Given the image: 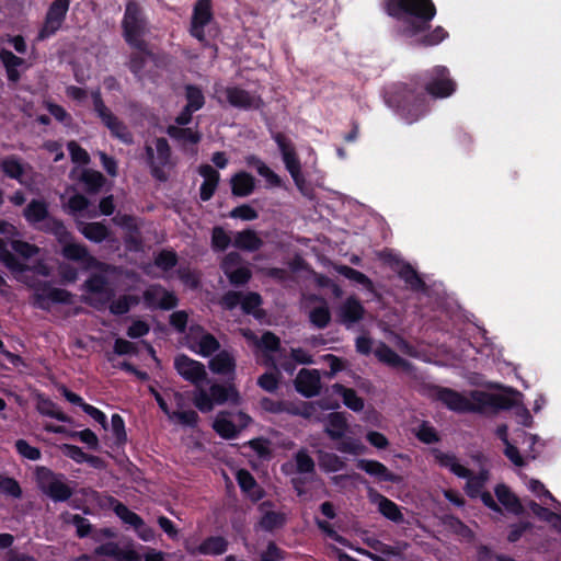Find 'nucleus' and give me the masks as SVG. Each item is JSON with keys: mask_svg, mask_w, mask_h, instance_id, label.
I'll list each match as a JSON object with an SVG mask.
<instances>
[{"mask_svg": "<svg viewBox=\"0 0 561 561\" xmlns=\"http://www.w3.org/2000/svg\"><path fill=\"white\" fill-rule=\"evenodd\" d=\"M424 91L399 83L387 95V103L409 124L419 121L428 111L426 94L434 99H445L456 91V82L445 66H434L419 76Z\"/></svg>", "mask_w": 561, "mask_h": 561, "instance_id": "1", "label": "nucleus"}, {"mask_svg": "<svg viewBox=\"0 0 561 561\" xmlns=\"http://www.w3.org/2000/svg\"><path fill=\"white\" fill-rule=\"evenodd\" d=\"M381 7L388 16L401 22L398 34L416 46L433 47L449 36L440 25L431 28L437 13L433 0H382Z\"/></svg>", "mask_w": 561, "mask_h": 561, "instance_id": "2", "label": "nucleus"}, {"mask_svg": "<svg viewBox=\"0 0 561 561\" xmlns=\"http://www.w3.org/2000/svg\"><path fill=\"white\" fill-rule=\"evenodd\" d=\"M123 37L134 49L146 48V41L142 38L147 30V19L142 7L135 0H128L122 20Z\"/></svg>", "mask_w": 561, "mask_h": 561, "instance_id": "3", "label": "nucleus"}, {"mask_svg": "<svg viewBox=\"0 0 561 561\" xmlns=\"http://www.w3.org/2000/svg\"><path fill=\"white\" fill-rule=\"evenodd\" d=\"M38 489L54 502H67L73 495V489L66 481L64 473L41 466L35 470Z\"/></svg>", "mask_w": 561, "mask_h": 561, "instance_id": "4", "label": "nucleus"}, {"mask_svg": "<svg viewBox=\"0 0 561 561\" xmlns=\"http://www.w3.org/2000/svg\"><path fill=\"white\" fill-rule=\"evenodd\" d=\"M272 138L277 145L284 165L290 174L295 185L299 191H302L306 185V179L302 174L301 162L294 142L280 131L272 134Z\"/></svg>", "mask_w": 561, "mask_h": 561, "instance_id": "5", "label": "nucleus"}, {"mask_svg": "<svg viewBox=\"0 0 561 561\" xmlns=\"http://www.w3.org/2000/svg\"><path fill=\"white\" fill-rule=\"evenodd\" d=\"M73 295L67 289L53 287L48 280H38L34 285L33 305L48 311L51 304L71 305Z\"/></svg>", "mask_w": 561, "mask_h": 561, "instance_id": "6", "label": "nucleus"}, {"mask_svg": "<svg viewBox=\"0 0 561 561\" xmlns=\"http://www.w3.org/2000/svg\"><path fill=\"white\" fill-rule=\"evenodd\" d=\"M70 0H54L45 14L42 27L37 33V41H45L54 36L66 21Z\"/></svg>", "mask_w": 561, "mask_h": 561, "instance_id": "7", "label": "nucleus"}, {"mask_svg": "<svg viewBox=\"0 0 561 561\" xmlns=\"http://www.w3.org/2000/svg\"><path fill=\"white\" fill-rule=\"evenodd\" d=\"M156 151L157 157L154 156L153 148L149 145H146V161L150 169L152 178L160 182H165L168 180V176L163 168L170 163L171 159V148L165 138L159 137L156 139Z\"/></svg>", "mask_w": 561, "mask_h": 561, "instance_id": "8", "label": "nucleus"}, {"mask_svg": "<svg viewBox=\"0 0 561 561\" xmlns=\"http://www.w3.org/2000/svg\"><path fill=\"white\" fill-rule=\"evenodd\" d=\"M59 244L61 245L60 253L66 260L78 262L82 264L85 270L108 271L110 265L93 256L87 245L73 242V239H68L66 242H60Z\"/></svg>", "mask_w": 561, "mask_h": 561, "instance_id": "9", "label": "nucleus"}, {"mask_svg": "<svg viewBox=\"0 0 561 561\" xmlns=\"http://www.w3.org/2000/svg\"><path fill=\"white\" fill-rule=\"evenodd\" d=\"M243 259L237 251L227 253L220 262V268L234 287H241L249 283L252 277L250 267L242 265Z\"/></svg>", "mask_w": 561, "mask_h": 561, "instance_id": "10", "label": "nucleus"}, {"mask_svg": "<svg viewBox=\"0 0 561 561\" xmlns=\"http://www.w3.org/2000/svg\"><path fill=\"white\" fill-rule=\"evenodd\" d=\"M213 20L211 0H197L193 8L190 34L198 42H206L205 26Z\"/></svg>", "mask_w": 561, "mask_h": 561, "instance_id": "11", "label": "nucleus"}, {"mask_svg": "<svg viewBox=\"0 0 561 561\" xmlns=\"http://www.w3.org/2000/svg\"><path fill=\"white\" fill-rule=\"evenodd\" d=\"M145 305L152 310H171L178 307L179 299L172 291L167 290L160 284L149 286L142 294Z\"/></svg>", "mask_w": 561, "mask_h": 561, "instance_id": "12", "label": "nucleus"}, {"mask_svg": "<svg viewBox=\"0 0 561 561\" xmlns=\"http://www.w3.org/2000/svg\"><path fill=\"white\" fill-rule=\"evenodd\" d=\"M174 368L183 379L196 386L207 378L204 364L191 358L186 354H180L174 358Z\"/></svg>", "mask_w": 561, "mask_h": 561, "instance_id": "13", "label": "nucleus"}, {"mask_svg": "<svg viewBox=\"0 0 561 561\" xmlns=\"http://www.w3.org/2000/svg\"><path fill=\"white\" fill-rule=\"evenodd\" d=\"M295 388L305 398L318 396L321 390L319 371L317 369H300L295 379Z\"/></svg>", "mask_w": 561, "mask_h": 561, "instance_id": "14", "label": "nucleus"}, {"mask_svg": "<svg viewBox=\"0 0 561 561\" xmlns=\"http://www.w3.org/2000/svg\"><path fill=\"white\" fill-rule=\"evenodd\" d=\"M228 103L240 110H252L259 108L261 104V98L251 94L249 91L239 87H228L225 90Z\"/></svg>", "mask_w": 561, "mask_h": 561, "instance_id": "15", "label": "nucleus"}, {"mask_svg": "<svg viewBox=\"0 0 561 561\" xmlns=\"http://www.w3.org/2000/svg\"><path fill=\"white\" fill-rule=\"evenodd\" d=\"M356 467L382 482L399 483L401 478L391 472L382 462L373 459H357Z\"/></svg>", "mask_w": 561, "mask_h": 561, "instance_id": "16", "label": "nucleus"}, {"mask_svg": "<svg viewBox=\"0 0 561 561\" xmlns=\"http://www.w3.org/2000/svg\"><path fill=\"white\" fill-rule=\"evenodd\" d=\"M364 316L365 308L354 296L347 297L337 311L339 321L347 328L359 322Z\"/></svg>", "mask_w": 561, "mask_h": 561, "instance_id": "17", "label": "nucleus"}, {"mask_svg": "<svg viewBox=\"0 0 561 561\" xmlns=\"http://www.w3.org/2000/svg\"><path fill=\"white\" fill-rule=\"evenodd\" d=\"M83 287L90 294H106L105 299L89 301V304L96 308L98 310L103 309L105 304L113 297V291L107 288V279L102 274H91L89 278L84 282Z\"/></svg>", "mask_w": 561, "mask_h": 561, "instance_id": "18", "label": "nucleus"}, {"mask_svg": "<svg viewBox=\"0 0 561 561\" xmlns=\"http://www.w3.org/2000/svg\"><path fill=\"white\" fill-rule=\"evenodd\" d=\"M435 398L450 411L467 413V397L451 388L437 387Z\"/></svg>", "mask_w": 561, "mask_h": 561, "instance_id": "19", "label": "nucleus"}, {"mask_svg": "<svg viewBox=\"0 0 561 561\" xmlns=\"http://www.w3.org/2000/svg\"><path fill=\"white\" fill-rule=\"evenodd\" d=\"M198 173L204 178L199 187V198L203 202H208L214 196L220 181V174L210 164H201Z\"/></svg>", "mask_w": 561, "mask_h": 561, "instance_id": "20", "label": "nucleus"}, {"mask_svg": "<svg viewBox=\"0 0 561 561\" xmlns=\"http://www.w3.org/2000/svg\"><path fill=\"white\" fill-rule=\"evenodd\" d=\"M374 354L380 363L388 365L389 367L401 368L403 370H409L411 367V363L409 360L401 357L385 342H379Z\"/></svg>", "mask_w": 561, "mask_h": 561, "instance_id": "21", "label": "nucleus"}, {"mask_svg": "<svg viewBox=\"0 0 561 561\" xmlns=\"http://www.w3.org/2000/svg\"><path fill=\"white\" fill-rule=\"evenodd\" d=\"M274 504L271 501H264L260 505V510L262 511V516L260 518V527L265 531H274L275 529H279L285 526L287 517L286 514L282 512L275 511H265L266 507H273Z\"/></svg>", "mask_w": 561, "mask_h": 561, "instance_id": "22", "label": "nucleus"}, {"mask_svg": "<svg viewBox=\"0 0 561 561\" xmlns=\"http://www.w3.org/2000/svg\"><path fill=\"white\" fill-rule=\"evenodd\" d=\"M106 501L108 506L124 524L131 526L134 529L144 525V519L116 497L108 495L106 496Z\"/></svg>", "mask_w": 561, "mask_h": 561, "instance_id": "23", "label": "nucleus"}, {"mask_svg": "<svg viewBox=\"0 0 561 561\" xmlns=\"http://www.w3.org/2000/svg\"><path fill=\"white\" fill-rule=\"evenodd\" d=\"M494 493L500 504H502L507 512L515 515H522L524 513L520 500L506 484H497L494 488Z\"/></svg>", "mask_w": 561, "mask_h": 561, "instance_id": "24", "label": "nucleus"}, {"mask_svg": "<svg viewBox=\"0 0 561 561\" xmlns=\"http://www.w3.org/2000/svg\"><path fill=\"white\" fill-rule=\"evenodd\" d=\"M209 392L216 404H225L226 402H230L233 405H239L241 403V396L236 386L232 383L228 386L214 383L210 386Z\"/></svg>", "mask_w": 561, "mask_h": 561, "instance_id": "25", "label": "nucleus"}, {"mask_svg": "<svg viewBox=\"0 0 561 561\" xmlns=\"http://www.w3.org/2000/svg\"><path fill=\"white\" fill-rule=\"evenodd\" d=\"M435 461L443 468H448L457 477H468L470 469L460 465L455 454L443 453L438 448L432 449Z\"/></svg>", "mask_w": 561, "mask_h": 561, "instance_id": "26", "label": "nucleus"}, {"mask_svg": "<svg viewBox=\"0 0 561 561\" xmlns=\"http://www.w3.org/2000/svg\"><path fill=\"white\" fill-rule=\"evenodd\" d=\"M232 244L239 250L255 252L263 247V240L253 229H244L236 233Z\"/></svg>", "mask_w": 561, "mask_h": 561, "instance_id": "27", "label": "nucleus"}, {"mask_svg": "<svg viewBox=\"0 0 561 561\" xmlns=\"http://www.w3.org/2000/svg\"><path fill=\"white\" fill-rule=\"evenodd\" d=\"M237 482L243 493L253 501H259L263 496V490L259 486L253 474L247 469H240L236 474Z\"/></svg>", "mask_w": 561, "mask_h": 561, "instance_id": "28", "label": "nucleus"}, {"mask_svg": "<svg viewBox=\"0 0 561 561\" xmlns=\"http://www.w3.org/2000/svg\"><path fill=\"white\" fill-rule=\"evenodd\" d=\"M230 183L232 194L238 197L249 196L255 188V179L245 171L236 173Z\"/></svg>", "mask_w": 561, "mask_h": 561, "instance_id": "29", "label": "nucleus"}, {"mask_svg": "<svg viewBox=\"0 0 561 561\" xmlns=\"http://www.w3.org/2000/svg\"><path fill=\"white\" fill-rule=\"evenodd\" d=\"M78 229L84 238L95 243H101L111 236V230L107 226L99 221L80 222Z\"/></svg>", "mask_w": 561, "mask_h": 561, "instance_id": "30", "label": "nucleus"}, {"mask_svg": "<svg viewBox=\"0 0 561 561\" xmlns=\"http://www.w3.org/2000/svg\"><path fill=\"white\" fill-rule=\"evenodd\" d=\"M208 366L214 374L231 375L236 370V359L228 351L224 350L209 360Z\"/></svg>", "mask_w": 561, "mask_h": 561, "instance_id": "31", "label": "nucleus"}, {"mask_svg": "<svg viewBox=\"0 0 561 561\" xmlns=\"http://www.w3.org/2000/svg\"><path fill=\"white\" fill-rule=\"evenodd\" d=\"M347 421L343 413L332 412L327 417L325 434L333 440H339L344 437L347 431Z\"/></svg>", "mask_w": 561, "mask_h": 561, "instance_id": "32", "label": "nucleus"}, {"mask_svg": "<svg viewBox=\"0 0 561 561\" xmlns=\"http://www.w3.org/2000/svg\"><path fill=\"white\" fill-rule=\"evenodd\" d=\"M42 222L41 230L45 233L53 234L58 243L73 239V234L67 229L62 220L48 215Z\"/></svg>", "mask_w": 561, "mask_h": 561, "instance_id": "33", "label": "nucleus"}, {"mask_svg": "<svg viewBox=\"0 0 561 561\" xmlns=\"http://www.w3.org/2000/svg\"><path fill=\"white\" fill-rule=\"evenodd\" d=\"M229 413L220 412L213 423L214 431L224 439H234L240 433L238 425L227 417Z\"/></svg>", "mask_w": 561, "mask_h": 561, "instance_id": "34", "label": "nucleus"}, {"mask_svg": "<svg viewBox=\"0 0 561 561\" xmlns=\"http://www.w3.org/2000/svg\"><path fill=\"white\" fill-rule=\"evenodd\" d=\"M399 277L407 284L413 291H421L426 288V284L419 275L416 270L408 262H402L399 271Z\"/></svg>", "mask_w": 561, "mask_h": 561, "instance_id": "35", "label": "nucleus"}, {"mask_svg": "<svg viewBox=\"0 0 561 561\" xmlns=\"http://www.w3.org/2000/svg\"><path fill=\"white\" fill-rule=\"evenodd\" d=\"M152 57V53L146 43V48L144 50L136 49V51L131 53L129 56V60L127 67L129 71L134 75L135 78L141 80L144 78V69L147 65L148 58Z\"/></svg>", "mask_w": 561, "mask_h": 561, "instance_id": "36", "label": "nucleus"}, {"mask_svg": "<svg viewBox=\"0 0 561 561\" xmlns=\"http://www.w3.org/2000/svg\"><path fill=\"white\" fill-rule=\"evenodd\" d=\"M23 215L28 224H39L49 215L48 205L42 199H32L24 208Z\"/></svg>", "mask_w": 561, "mask_h": 561, "instance_id": "37", "label": "nucleus"}, {"mask_svg": "<svg viewBox=\"0 0 561 561\" xmlns=\"http://www.w3.org/2000/svg\"><path fill=\"white\" fill-rule=\"evenodd\" d=\"M37 411L42 415L55 419L62 423L72 422V419L62 411H60L58 405L53 400H50L49 398H45L43 396L38 397Z\"/></svg>", "mask_w": 561, "mask_h": 561, "instance_id": "38", "label": "nucleus"}, {"mask_svg": "<svg viewBox=\"0 0 561 561\" xmlns=\"http://www.w3.org/2000/svg\"><path fill=\"white\" fill-rule=\"evenodd\" d=\"M467 479V483L465 485V492L470 499H477L483 491V488L489 480V471L482 469L478 474H473L470 470V474L468 477H462Z\"/></svg>", "mask_w": 561, "mask_h": 561, "instance_id": "39", "label": "nucleus"}, {"mask_svg": "<svg viewBox=\"0 0 561 561\" xmlns=\"http://www.w3.org/2000/svg\"><path fill=\"white\" fill-rule=\"evenodd\" d=\"M228 541L222 536H209L198 546V552L203 556H219L227 551Z\"/></svg>", "mask_w": 561, "mask_h": 561, "instance_id": "40", "label": "nucleus"}, {"mask_svg": "<svg viewBox=\"0 0 561 561\" xmlns=\"http://www.w3.org/2000/svg\"><path fill=\"white\" fill-rule=\"evenodd\" d=\"M318 463L325 473L337 472L346 468V462L340 456L333 453L319 450Z\"/></svg>", "mask_w": 561, "mask_h": 561, "instance_id": "41", "label": "nucleus"}, {"mask_svg": "<svg viewBox=\"0 0 561 561\" xmlns=\"http://www.w3.org/2000/svg\"><path fill=\"white\" fill-rule=\"evenodd\" d=\"M0 169L5 176L22 183L24 167L21 162V159L18 156L11 154L4 157L0 161Z\"/></svg>", "mask_w": 561, "mask_h": 561, "instance_id": "42", "label": "nucleus"}, {"mask_svg": "<svg viewBox=\"0 0 561 561\" xmlns=\"http://www.w3.org/2000/svg\"><path fill=\"white\" fill-rule=\"evenodd\" d=\"M334 392L342 397L343 403L352 411L359 412L364 409V400L358 397L353 388H347L341 383L333 386Z\"/></svg>", "mask_w": 561, "mask_h": 561, "instance_id": "43", "label": "nucleus"}, {"mask_svg": "<svg viewBox=\"0 0 561 561\" xmlns=\"http://www.w3.org/2000/svg\"><path fill=\"white\" fill-rule=\"evenodd\" d=\"M261 408L273 414L288 413L291 415H298V408L295 407L291 402L284 400H274L271 398H262L260 401Z\"/></svg>", "mask_w": 561, "mask_h": 561, "instance_id": "44", "label": "nucleus"}, {"mask_svg": "<svg viewBox=\"0 0 561 561\" xmlns=\"http://www.w3.org/2000/svg\"><path fill=\"white\" fill-rule=\"evenodd\" d=\"M378 511L383 517L396 524H402L404 522L400 506L381 494H379Z\"/></svg>", "mask_w": 561, "mask_h": 561, "instance_id": "45", "label": "nucleus"}, {"mask_svg": "<svg viewBox=\"0 0 561 561\" xmlns=\"http://www.w3.org/2000/svg\"><path fill=\"white\" fill-rule=\"evenodd\" d=\"M0 263L3 264L12 273H24L28 271V266L22 263L11 251L8 250L5 241L1 238Z\"/></svg>", "mask_w": 561, "mask_h": 561, "instance_id": "46", "label": "nucleus"}, {"mask_svg": "<svg viewBox=\"0 0 561 561\" xmlns=\"http://www.w3.org/2000/svg\"><path fill=\"white\" fill-rule=\"evenodd\" d=\"M103 124L108 128L113 137L119 139L126 145L133 144L134 139L131 133L116 115L107 117V121H105Z\"/></svg>", "mask_w": 561, "mask_h": 561, "instance_id": "47", "label": "nucleus"}, {"mask_svg": "<svg viewBox=\"0 0 561 561\" xmlns=\"http://www.w3.org/2000/svg\"><path fill=\"white\" fill-rule=\"evenodd\" d=\"M470 398L471 400L467 398V413H483L488 408H492L491 393L473 390Z\"/></svg>", "mask_w": 561, "mask_h": 561, "instance_id": "48", "label": "nucleus"}, {"mask_svg": "<svg viewBox=\"0 0 561 561\" xmlns=\"http://www.w3.org/2000/svg\"><path fill=\"white\" fill-rule=\"evenodd\" d=\"M184 95L186 100V106L197 112L205 105V95L203 90L196 85L188 83L184 87Z\"/></svg>", "mask_w": 561, "mask_h": 561, "instance_id": "49", "label": "nucleus"}, {"mask_svg": "<svg viewBox=\"0 0 561 561\" xmlns=\"http://www.w3.org/2000/svg\"><path fill=\"white\" fill-rule=\"evenodd\" d=\"M61 518L65 523L76 526V533L79 538L88 537L92 530L91 523L79 514L64 512Z\"/></svg>", "mask_w": 561, "mask_h": 561, "instance_id": "50", "label": "nucleus"}, {"mask_svg": "<svg viewBox=\"0 0 561 561\" xmlns=\"http://www.w3.org/2000/svg\"><path fill=\"white\" fill-rule=\"evenodd\" d=\"M167 133L171 138L178 141H186L194 145L198 144L202 139V135L198 131H193L188 127H179L170 125L167 128Z\"/></svg>", "mask_w": 561, "mask_h": 561, "instance_id": "51", "label": "nucleus"}, {"mask_svg": "<svg viewBox=\"0 0 561 561\" xmlns=\"http://www.w3.org/2000/svg\"><path fill=\"white\" fill-rule=\"evenodd\" d=\"M81 181L87 186V192L90 194H95L100 192L102 186L105 183L104 175L95 170H84L81 174Z\"/></svg>", "mask_w": 561, "mask_h": 561, "instance_id": "52", "label": "nucleus"}, {"mask_svg": "<svg viewBox=\"0 0 561 561\" xmlns=\"http://www.w3.org/2000/svg\"><path fill=\"white\" fill-rule=\"evenodd\" d=\"M309 321L318 329H324L329 325L331 322V312L324 300L321 306L310 310Z\"/></svg>", "mask_w": 561, "mask_h": 561, "instance_id": "53", "label": "nucleus"}, {"mask_svg": "<svg viewBox=\"0 0 561 561\" xmlns=\"http://www.w3.org/2000/svg\"><path fill=\"white\" fill-rule=\"evenodd\" d=\"M295 462H296V470L298 473L306 474L310 473L313 474L316 471V463L312 457L308 454L307 449L301 448L299 449L295 456H294Z\"/></svg>", "mask_w": 561, "mask_h": 561, "instance_id": "54", "label": "nucleus"}, {"mask_svg": "<svg viewBox=\"0 0 561 561\" xmlns=\"http://www.w3.org/2000/svg\"><path fill=\"white\" fill-rule=\"evenodd\" d=\"M178 262V254L173 250L163 249L154 257V265L164 272L175 267Z\"/></svg>", "mask_w": 561, "mask_h": 561, "instance_id": "55", "label": "nucleus"}, {"mask_svg": "<svg viewBox=\"0 0 561 561\" xmlns=\"http://www.w3.org/2000/svg\"><path fill=\"white\" fill-rule=\"evenodd\" d=\"M231 243V238L227 233V231L220 227L216 226L211 231V248L215 252H224L228 249Z\"/></svg>", "mask_w": 561, "mask_h": 561, "instance_id": "56", "label": "nucleus"}, {"mask_svg": "<svg viewBox=\"0 0 561 561\" xmlns=\"http://www.w3.org/2000/svg\"><path fill=\"white\" fill-rule=\"evenodd\" d=\"M262 304L263 299L259 293L249 291L245 295L242 294L240 306L243 313L257 316L256 310Z\"/></svg>", "mask_w": 561, "mask_h": 561, "instance_id": "57", "label": "nucleus"}, {"mask_svg": "<svg viewBox=\"0 0 561 561\" xmlns=\"http://www.w3.org/2000/svg\"><path fill=\"white\" fill-rule=\"evenodd\" d=\"M111 428L117 446H123L127 442V433L125 428V421L118 413H114L111 417Z\"/></svg>", "mask_w": 561, "mask_h": 561, "instance_id": "58", "label": "nucleus"}, {"mask_svg": "<svg viewBox=\"0 0 561 561\" xmlns=\"http://www.w3.org/2000/svg\"><path fill=\"white\" fill-rule=\"evenodd\" d=\"M336 449L344 454L354 456L363 455L366 453V446L358 439L346 437L336 445Z\"/></svg>", "mask_w": 561, "mask_h": 561, "instance_id": "59", "label": "nucleus"}, {"mask_svg": "<svg viewBox=\"0 0 561 561\" xmlns=\"http://www.w3.org/2000/svg\"><path fill=\"white\" fill-rule=\"evenodd\" d=\"M220 348V343L218 340L210 333H205L201 336L198 341V351L197 353L204 357H208L211 354L216 353Z\"/></svg>", "mask_w": 561, "mask_h": 561, "instance_id": "60", "label": "nucleus"}, {"mask_svg": "<svg viewBox=\"0 0 561 561\" xmlns=\"http://www.w3.org/2000/svg\"><path fill=\"white\" fill-rule=\"evenodd\" d=\"M134 304H137V299L134 296L123 295L118 299L113 300L108 309L114 316H123L129 312Z\"/></svg>", "mask_w": 561, "mask_h": 561, "instance_id": "61", "label": "nucleus"}, {"mask_svg": "<svg viewBox=\"0 0 561 561\" xmlns=\"http://www.w3.org/2000/svg\"><path fill=\"white\" fill-rule=\"evenodd\" d=\"M112 221L114 222V225L121 227L123 230L127 232H136L138 233L139 232V225L137 222V218L133 215H128V214H116L113 218H112Z\"/></svg>", "mask_w": 561, "mask_h": 561, "instance_id": "62", "label": "nucleus"}, {"mask_svg": "<svg viewBox=\"0 0 561 561\" xmlns=\"http://www.w3.org/2000/svg\"><path fill=\"white\" fill-rule=\"evenodd\" d=\"M339 272L346 278L356 282L357 284L363 285L364 287L370 289L373 287L371 279L365 275L364 273L351 267L343 265L339 270Z\"/></svg>", "mask_w": 561, "mask_h": 561, "instance_id": "63", "label": "nucleus"}, {"mask_svg": "<svg viewBox=\"0 0 561 561\" xmlns=\"http://www.w3.org/2000/svg\"><path fill=\"white\" fill-rule=\"evenodd\" d=\"M67 149L72 162L83 165L90 163V156L88 151L83 149L76 140H70L67 144Z\"/></svg>", "mask_w": 561, "mask_h": 561, "instance_id": "64", "label": "nucleus"}]
</instances>
